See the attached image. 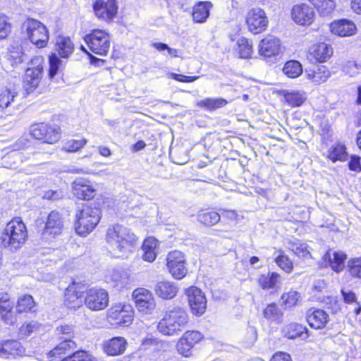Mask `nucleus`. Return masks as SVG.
Instances as JSON below:
<instances>
[{"label":"nucleus","mask_w":361,"mask_h":361,"mask_svg":"<svg viewBox=\"0 0 361 361\" xmlns=\"http://www.w3.org/2000/svg\"><path fill=\"white\" fill-rule=\"evenodd\" d=\"M106 240L111 256L127 258L135 250L138 238L128 228L116 224L107 229Z\"/></svg>","instance_id":"f257e3e1"},{"label":"nucleus","mask_w":361,"mask_h":361,"mask_svg":"<svg viewBox=\"0 0 361 361\" xmlns=\"http://www.w3.org/2000/svg\"><path fill=\"white\" fill-rule=\"evenodd\" d=\"M189 320L186 311L180 307H173L165 312L157 324L159 332L165 336L177 335Z\"/></svg>","instance_id":"f03ea898"},{"label":"nucleus","mask_w":361,"mask_h":361,"mask_svg":"<svg viewBox=\"0 0 361 361\" xmlns=\"http://www.w3.org/2000/svg\"><path fill=\"white\" fill-rule=\"evenodd\" d=\"M27 238L26 226L20 219H13L9 221L1 236L2 245L11 250L20 248Z\"/></svg>","instance_id":"7ed1b4c3"},{"label":"nucleus","mask_w":361,"mask_h":361,"mask_svg":"<svg viewBox=\"0 0 361 361\" xmlns=\"http://www.w3.org/2000/svg\"><path fill=\"white\" fill-rule=\"evenodd\" d=\"M101 219L99 208L85 205L75 214V229L78 234L86 236L98 224Z\"/></svg>","instance_id":"20e7f679"},{"label":"nucleus","mask_w":361,"mask_h":361,"mask_svg":"<svg viewBox=\"0 0 361 361\" xmlns=\"http://www.w3.org/2000/svg\"><path fill=\"white\" fill-rule=\"evenodd\" d=\"M44 59L35 56L28 63L23 77V87L27 94L33 92L39 86L44 73Z\"/></svg>","instance_id":"39448f33"},{"label":"nucleus","mask_w":361,"mask_h":361,"mask_svg":"<svg viewBox=\"0 0 361 361\" xmlns=\"http://www.w3.org/2000/svg\"><path fill=\"white\" fill-rule=\"evenodd\" d=\"M30 41L37 48L47 47L49 35L47 27L40 21L28 18L23 24Z\"/></svg>","instance_id":"423d86ee"},{"label":"nucleus","mask_w":361,"mask_h":361,"mask_svg":"<svg viewBox=\"0 0 361 361\" xmlns=\"http://www.w3.org/2000/svg\"><path fill=\"white\" fill-rule=\"evenodd\" d=\"M89 49L96 54L105 56L110 48V37L102 30H94L84 38Z\"/></svg>","instance_id":"0eeeda50"},{"label":"nucleus","mask_w":361,"mask_h":361,"mask_svg":"<svg viewBox=\"0 0 361 361\" xmlns=\"http://www.w3.org/2000/svg\"><path fill=\"white\" fill-rule=\"evenodd\" d=\"M268 23L265 11L260 8H252L246 13L245 23L249 31L253 34H259L264 31Z\"/></svg>","instance_id":"6e6552de"},{"label":"nucleus","mask_w":361,"mask_h":361,"mask_svg":"<svg viewBox=\"0 0 361 361\" xmlns=\"http://www.w3.org/2000/svg\"><path fill=\"white\" fill-rule=\"evenodd\" d=\"M60 128L45 123H36L31 126L30 134L37 140L52 144L60 139Z\"/></svg>","instance_id":"1a4fd4ad"},{"label":"nucleus","mask_w":361,"mask_h":361,"mask_svg":"<svg viewBox=\"0 0 361 361\" xmlns=\"http://www.w3.org/2000/svg\"><path fill=\"white\" fill-rule=\"evenodd\" d=\"M133 298L140 312L150 314L155 310V299L150 290L144 288H136L133 292Z\"/></svg>","instance_id":"9d476101"},{"label":"nucleus","mask_w":361,"mask_h":361,"mask_svg":"<svg viewBox=\"0 0 361 361\" xmlns=\"http://www.w3.org/2000/svg\"><path fill=\"white\" fill-rule=\"evenodd\" d=\"M167 268L173 277L183 279L187 274L185 258L183 252L178 250L170 252L167 255Z\"/></svg>","instance_id":"9b49d317"},{"label":"nucleus","mask_w":361,"mask_h":361,"mask_svg":"<svg viewBox=\"0 0 361 361\" xmlns=\"http://www.w3.org/2000/svg\"><path fill=\"white\" fill-rule=\"evenodd\" d=\"M84 302L89 309L98 311L105 309L109 303V294L102 288H91L86 294Z\"/></svg>","instance_id":"f8f14e48"},{"label":"nucleus","mask_w":361,"mask_h":361,"mask_svg":"<svg viewBox=\"0 0 361 361\" xmlns=\"http://www.w3.org/2000/svg\"><path fill=\"white\" fill-rule=\"evenodd\" d=\"M202 338L203 336L197 331L185 332L176 344L177 351L185 357H190L192 348Z\"/></svg>","instance_id":"ddd939ff"},{"label":"nucleus","mask_w":361,"mask_h":361,"mask_svg":"<svg viewBox=\"0 0 361 361\" xmlns=\"http://www.w3.org/2000/svg\"><path fill=\"white\" fill-rule=\"evenodd\" d=\"M133 309L129 305H116L108 310V317L115 324L128 326L133 321Z\"/></svg>","instance_id":"4468645a"},{"label":"nucleus","mask_w":361,"mask_h":361,"mask_svg":"<svg viewBox=\"0 0 361 361\" xmlns=\"http://www.w3.org/2000/svg\"><path fill=\"white\" fill-rule=\"evenodd\" d=\"M63 218L59 212L56 211L51 212L48 215L42 232L43 238L50 240L60 235L63 228Z\"/></svg>","instance_id":"2eb2a0df"},{"label":"nucleus","mask_w":361,"mask_h":361,"mask_svg":"<svg viewBox=\"0 0 361 361\" xmlns=\"http://www.w3.org/2000/svg\"><path fill=\"white\" fill-rule=\"evenodd\" d=\"M186 294L192 312L202 315L207 308V299L204 293L198 288L192 286L187 289Z\"/></svg>","instance_id":"dca6fc26"},{"label":"nucleus","mask_w":361,"mask_h":361,"mask_svg":"<svg viewBox=\"0 0 361 361\" xmlns=\"http://www.w3.org/2000/svg\"><path fill=\"white\" fill-rule=\"evenodd\" d=\"M93 9L98 18L110 22L117 13L116 0H96Z\"/></svg>","instance_id":"f3484780"},{"label":"nucleus","mask_w":361,"mask_h":361,"mask_svg":"<svg viewBox=\"0 0 361 361\" xmlns=\"http://www.w3.org/2000/svg\"><path fill=\"white\" fill-rule=\"evenodd\" d=\"M73 195L80 200H90L94 198L96 189L91 182L84 178H78L72 183Z\"/></svg>","instance_id":"a211bd4d"},{"label":"nucleus","mask_w":361,"mask_h":361,"mask_svg":"<svg viewBox=\"0 0 361 361\" xmlns=\"http://www.w3.org/2000/svg\"><path fill=\"white\" fill-rule=\"evenodd\" d=\"M26 355L25 348L16 340H6L0 343V357L16 359Z\"/></svg>","instance_id":"6ab92c4d"},{"label":"nucleus","mask_w":361,"mask_h":361,"mask_svg":"<svg viewBox=\"0 0 361 361\" xmlns=\"http://www.w3.org/2000/svg\"><path fill=\"white\" fill-rule=\"evenodd\" d=\"M329 29L332 34L341 37L353 36L357 31L354 22L346 18L334 20L329 24Z\"/></svg>","instance_id":"aec40b11"},{"label":"nucleus","mask_w":361,"mask_h":361,"mask_svg":"<svg viewBox=\"0 0 361 361\" xmlns=\"http://www.w3.org/2000/svg\"><path fill=\"white\" fill-rule=\"evenodd\" d=\"M314 15L313 8L305 4L295 5L291 11L293 20L302 25H310L314 20Z\"/></svg>","instance_id":"412c9836"},{"label":"nucleus","mask_w":361,"mask_h":361,"mask_svg":"<svg viewBox=\"0 0 361 361\" xmlns=\"http://www.w3.org/2000/svg\"><path fill=\"white\" fill-rule=\"evenodd\" d=\"M258 49L259 54L264 58L276 56L281 51L280 40L273 35H268L259 42Z\"/></svg>","instance_id":"4be33fe9"},{"label":"nucleus","mask_w":361,"mask_h":361,"mask_svg":"<svg viewBox=\"0 0 361 361\" xmlns=\"http://www.w3.org/2000/svg\"><path fill=\"white\" fill-rule=\"evenodd\" d=\"M332 54L333 49L329 44L319 42L310 48L308 59L314 62L323 63L328 61Z\"/></svg>","instance_id":"5701e85b"},{"label":"nucleus","mask_w":361,"mask_h":361,"mask_svg":"<svg viewBox=\"0 0 361 361\" xmlns=\"http://www.w3.org/2000/svg\"><path fill=\"white\" fill-rule=\"evenodd\" d=\"M83 291L80 290V287L75 283L70 285L65 293V305L70 309H76L82 306L84 299L82 295Z\"/></svg>","instance_id":"b1692460"},{"label":"nucleus","mask_w":361,"mask_h":361,"mask_svg":"<svg viewBox=\"0 0 361 361\" xmlns=\"http://www.w3.org/2000/svg\"><path fill=\"white\" fill-rule=\"evenodd\" d=\"M307 321L312 328L323 329L329 321V314L323 310L310 308L306 313Z\"/></svg>","instance_id":"393cba45"},{"label":"nucleus","mask_w":361,"mask_h":361,"mask_svg":"<svg viewBox=\"0 0 361 361\" xmlns=\"http://www.w3.org/2000/svg\"><path fill=\"white\" fill-rule=\"evenodd\" d=\"M61 342L56 347L47 353L40 359L42 361H52L53 357H61L67 353H71L76 349V343L73 340H60Z\"/></svg>","instance_id":"a878e982"},{"label":"nucleus","mask_w":361,"mask_h":361,"mask_svg":"<svg viewBox=\"0 0 361 361\" xmlns=\"http://www.w3.org/2000/svg\"><path fill=\"white\" fill-rule=\"evenodd\" d=\"M126 345V340L123 337L118 336L105 341L103 349L109 355L116 356L124 353Z\"/></svg>","instance_id":"bb28decb"},{"label":"nucleus","mask_w":361,"mask_h":361,"mask_svg":"<svg viewBox=\"0 0 361 361\" xmlns=\"http://www.w3.org/2000/svg\"><path fill=\"white\" fill-rule=\"evenodd\" d=\"M306 78L312 82L319 85L325 82L331 76L329 68L325 66H317L312 69H305Z\"/></svg>","instance_id":"cd10ccee"},{"label":"nucleus","mask_w":361,"mask_h":361,"mask_svg":"<svg viewBox=\"0 0 361 361\" xmlns=\"http://www.w3.org/2000/svg\"><path fill=\"white\" fill-rule=\"evenodd\" d=\"M154 292L158 297L162 299H171L176 295L178 287L171 281H159L155 285Z\"/></svg>","instance_id":"c85d7f7f"},{"label":"nucleus","mask_w":361,"mask_h":361,"mask_svg":"<svg viewBox=\"0 0 361 361\" xmlns=\"http://www.w3.org/2000/svg\"><path fill=\"white\" fill-rule=\"evenodd\" d=\"M324 261L336 272H340L344 267L346 255L342 252H327L323 257Z\"/></svg>","instance_id":"c756f323"},{"label":"nucleus","mask_w":361,"mask_h":361,"mask_svg":"<svg viewBox=\"0 0 361 361\" xmlns=\"http://www.w3.org/2000/svg\"><path fill=\"white\" fill-rule=\"evenodd\" d=\"M55 50L62 58H68L74 50V44L68 37L58 36L56 39Z\"/></svg>","instance_id":"7c9ffc66"},{"label":"nucleus","mask_w":361,"mask_h":361,"mask_svg":"<svg viewBox=\"0 0 361 361\" xmlns=\"http://www.w3.org/2000/svg\"><path fill=\"white\" fill-rule=\"evenodd\" d=\"M18 97L15 88L4 87L0 92V109L2 110L12 108Z\"/></svg>","instance_id":"2f4dec72"},{"label":"nucleus","mask_w":361,"mask_h":361,"mask_svg":"<svg viewBox=\"0 0 361 361\" xmlns=\"http://www.w3.org/2000/svg\"><path fill=\"white\" fill-rule=\"evenodd\" d=\"M212 6L209 1H200L195 5L192 13L194 21L199 23L205 22L209 16Z\"/></svg>","instance_id":"473e14b6"},{"label":"nucleus","mask_w":361,"mask_h":361,"mask_svg":"<svg viewBox=\"0 0 361 361\" xmlns=\"http://www.w3.org/2000/svg\"><path fill=\"white\" fill-rule=\"evenodd\" d=\"M287 247L300 258L309 259L311 257L307 245L301 242L300 240L294 239L288 240Z\"/></svg>","instance_id":"72a5a7b5"},{"label":"nucleus","mask_w":361,"mask_h":361,"mask_svg":"<svg viewBox=\"0 0 361 361\" xmlns=\"http://www.w3.org/2000/svg\"><path fill=\"white\" fill-rule=\"evenodd\" d=\"M157 240L154 237L147 238L142 244L143 259L149 262L154 261L157 257Z\"/></svg>","instance_id":"f704fd0d"},{"label":"nucleus","mask_w":361,"mask_h":361,"mask_svg":"<svg viewBox=\"0 0 361 361\" xmlns=\"http://www.w3.org/2000/svg\"><path fill=\"white\" fill-rule=\"evenodd\" d=\"M258 283L264 290L275 288L281 283V276L275 272L268 274H262L258 278Z\"/></svg>","instance_id":"c9c22d12"},{"label":"nucleus","mask_w":361,"mask_h":361,"mask_svg":"<svg viewBox=\"0 0 361 361\" xmlns=\"http://www.w3.org/2000/svg\"><path fill=\"white\" fill-rule=\"evenodd\" d=\"M283 332L286 337L290 339L303 336L304 334V337L307 338V329L300 324L290 323L283 327Z\"/></svg>","instance_id":"e433bc0d"},{"label":"nucleus","mask_w":361,"mask_h":361,"mask_svg":"<svg viewBox=\"0 0 361 361\" xmlns=\"http://www.w3.org/2000/svg\"><path fill=\"white\" fill-rule=\"evenodd\" d=\"M328 158L333 162L337 161H344L347 159L348 153L345 145L340 143L333 145L329 152Z\"/></svg>","instance_id":"4c0bfd02"},{"label":"nucleus","mask_w":361,"mask_h":361,"mask_svg":"<svg viewBox=\"0 0 361 361\" xmlns=\"http://www.w3.org/2000/svg\"><path fill=\"white\" fill-rule=\"evenodd\" d=\"M283 72L288 78H296L302 74V67L299 61L291 60L285 63Z\"/></svg>","instance_id":"58836bf2"},{"label":"nucleus","mask_w":361,"mask_h":361,"mask_svg":"<svg viewBox=\"0 0 361 361\" xmlns=\"http://www.w3.org/2000/svg\"><path fill=\"white\" fill-rule=\"evenodd\" d=\"M228 104V102L222 98H206L197 103V105L208 111H214L223 107Z\"/></svg>","instance_id":"ea45409f"},{"label":"nucleus","mask_w":361,"mask_h":361,"mask_svg":"<svg viewBox=\"0 0 361 361\" xmlns=\"http://www.w3.org/2000/svg\"><path fill=\"white\" fill-rule=\"evenodd\" d=\"M324 16L330 14L336 7L334 0H308Z\"/></svg>","instance_id":"a19ab883"},{"label":"nucleus","mask_w":361,"mask_h":361,"mask_svg":"<svg viewBox=\"0 0 361 361\" xmlns=\"http://www.w3.org/2000/svg\"><path fill=\"white\" fill-rule=\"evenodd\" d=\"M41 328L42 325L36 321L25 322L19 329V336L21 338H27L32 334L39 331Z\"/></svg>","instance_id":"79ce46f5"},{"label":"nucleus","mask_w":361,"mask_h":361,"mask_svg":"<svg viewBox=\"0 0 361 361\" xmlns=\"http://www.w3.org/2000/svg\"><path fill=\"white\" fill-rule=\"evenodd\" d=\"M197 221L207 226H212L220 221V214L214 211L202 212L197 215Z\"/></svg>","instance_id":"37998d69"},{"label":"nucleus","mask_w":361,"mask_h":361,"mask_svg":"<svg viewBox=\"0 0 361 361\" xmlns=\"http://www.w3.org/2000/svg\"><path fill=\"white\" fill-rule=\"evenodd\" d=\"M35 305L32 297L30 295H24L18 300L16 310L18 312H27L31 311Z\"/></svg>","instance_id":"c03bdc74"},{"label":"nucleus","mask_w":361,"mask_h":361,"mask_svg":"<svg viewBox=\"0 0 361 361\" xmlns=\"http://www.w3.org/2000/svg\"><path fill=\"white\" fill-rule=\"evenodd\" d=\"M238 53L240 58L248 59L252 54V47L247 39L241 37L238 41Z\"/></svg>","instance_id":"a18cd8bd"},{"label":"nucleus","mask_w":361,"mask_h":361,"mask_svg":"<svg viewBox=\"0 0 361 361\" xmlns=\"http://www.w3.org/2000/svg\"><path fill=\"white\" fill-rule=\"evenodd\" d=\"M61 361H97V359L85 350H78L64 357Z\"/></svg>","instance_id":"49530a36"},{"label":"nucleus","mask_w":361,"mask_h":361,"mask_svg":"<svg viewBox=\"0 0 361 361\" xmlns=\"http://www.w3.org/2000/svg\"><path fill=\"white\" fill-rule=\"evenodd\" d=\"M284 98L286 102L293 107L302 105L306 99L302 94L296 92L286 93Z\"/></svg>","instance_id":"de8ad7c7"},{"label":"nucleus","mask_w":361,"mask_h":361,"mask_svg":"<svg viewBox=\"0 0 361 361\" xmlns=\"http://www.w3.org/2000/svg\"><path fill=\"white\" fill-rule=\"evenodd\" d=\"M87 143L86 139L80 140H71L66 142L61 149L66 152H75L82 148Z\"/></svg>","instance_id":"09e8293b"},{"label":"nucleus","mask_w":361,"mask_h":361,"mask_svg":"<svg viewBox=\"0 0 361 361\" xmlns=\"http://www.w3.org/2000/svg\"><path fill=\"white\" fill-rule=\"evenodd\" d=\"M300 298V295L298 292L290 290L285 293L281 295L282 303L287 307L295 306Z\"/></svg>","instance_id":"8fccbe9b"},{"label":"nucleus","mask_w":361,"mask_h":361,"mask_svg":"<svg viewBox=\"0 0 361 361\" xmlns=\"http://www.w3.org/2000/svg\"><path fill=\"white\" fill-rule=\"evenodd\" d=\"M56 335L59 340H73L74 332L72 326L61 325L56 329Z\"/></svg>","instance_id":"3c124183"},{"label":"nucleus","mask_w":361,"mask_h":361,"mask_svg":"<svg viewBox=\"0 0 361 361\" xmlns=\"http://www.w3.org/2000/svg\"><path fill=\"white\" fill-rule=\"evenodd\" d=\"M281 315V311L275 303L269 304L264 310V317L269 320L275 321Z\"/></svg>","instance_id":"603ef678"},{"label":"nucleus","mask_w":361,"mask_h":361,"mask_svg":"<svg viewBox=\"0 0 361 361\" xmlns=\"http://www.w3.org/2000/svg\"><path fill=\"white\" fill-rule=\"evenodd\" d=\"M275 262L277 265L286 273H290L293 270V264L289 257L284 255L281 254L275 259Z\"/></svg>","instance_id":"864d4df0"},{"label":"nucleus","mask_w":361,"mask_h":361,"mask_svg":"<svg viewBox=\"0 0 361 361\" xmlns=\"http://www.w3.org/2000/svg\"><path fill=\"white\" fill-rule=\"evenodd\" d=\"M350 274L354 277L361 278V257L352 259L348 262Z\"/></svg>","instance_id":"5fc2aeb1"},{"label":"nucleus","mask_w":361,"mask_h":361,"mask_svg":"<svg viewBox=\"0 0 361 361\" xmlns=\"http://www.w3.org/2000/svg\"><path fill=\"white\" fill-rule=\"evenodd\" d=\"M11 31V25L8 22L6 16L0 14V39H4L8 36Z\"/></svg>","instance_id":"6e6d98bb"},{"label":"nucleus","mask_w":361,"mask_h":361,"mask_svg":"<svg viewBox=\"0 0 361 361\" xmlns=\"http://www.w3.org/2000/svg\"><path fill=\"white\" fill-rule=\"evenodd\" d=\"M13 302L10 300L9 295L6 293H0V310L1 312H7V314L12 310Z\"/></svg>","instance_id":"4d7b16f0"},{"label":"nucleus","mask_w":361,"mask_h":361,"mask_svg":"<svg viewBox=\"0 0 361 361\" xmlns=\"http://www.w3.org/2000/svg\"><path fill=\"white\" fill-rule=\"evenodd\" d=\"M61 63V61L60 59L55 54H53L49 57V75L50 78H53L60 66V64Z\"/></svg>","instance_id":"13d9d810"},{"label":"nucleus","mask_w":361,"mask_h":361,"mask_svg":"<svg viewBox=\"0 0 361 361\" xmlns=\"http://www.w3.org/2000/svg\"><path fill=\"white\" fill-rule=\"evenodd\" d=\"M360 65L355 61H348L343 66V71L351 77L359 73Z\"/></svg>","instance_id":"bf43d9fd"},{"label":"nucleus","mask_w":361,"mask_h":361,"mask_svg":"<svg viewBox=\"0 0 361 361\" xmlns=\"http://www.w3.org/2000/svg\"><path fill=\"white\" fill-rule=\"evenodd\" d=\"M62 197V192L60 190H49L44 191L42 195L44 199L56 200Z\"/></svg>","instance_id":"052dcab7"},{"label":"nucleus","mask_w":361,"mask_h":361,"mask_svg":"<svg viewBox=\"0 0 361 361\" xmlns=\"http://www.w3.org/2000/svg\"><path fill=\"white\" fill-rule=\"evenodd\" d=\"M360 159L359 157L352 156L348 163L349 169L355 172H360L361 165Z\"/></svg>","instance_id":"680f3d73"},{"label":"nucleus","mask_w":361,"mask_h":361,"mask_svg":"<svg viewBox=\"0 0 361 361\" xmlns=\"http://www.w3.org/2000/svg\"><path fill=\"white\" fill-rule=\"evenodd\" d=\"M341 294L345 303L351 304L356 302V295L353 292L343 289L341 290Z\"/></svg>","instance_id":"e2e57ef3"},{"label":"nucleus","mask_w":361,"mask_h":361,"mask_svg":"<svg viewBox=\"0 0 361 361\" xmlns=\"http://www.w3.org/2000/svg\"><path fill=\"white\" fill-rule=\"evenodd\" d=\"M10 59L13 60V63H20L23 61V54L22 51L18 49L16 51H11Z\"/></svg>","instance_id":"0e129e2a"},{"label":"nucleus","mask_w":361,"mask_h":361,"mask_svg":"<svg viewBox=\"0 0 361 361\" xmlns=\"http://www.w3.org/2000/svg\"><path fill=\"white\" fill-rule=\"evenodd\" d=\"M271 361H293L289 354L284 352L276 353L271 359Z\"/></svg>","instance_id":"69168bd1"},{"label":"nucleus","mask_w":361,"mask_h":361,"mask_svg":"<svg viewBox=\"0 0 361 361\" xmlns=\"http://www.w3.org/2000/svg\"><path fill=\"white\" fill-rule=\"evenodd\" d=\"M319 133L324 138H328L330 135V126L327 123L321 124Z\"/></svg>","instance_id":"338daca9"},{"label":"nucleus","mask_w":361,"mask_h":361,"mask_svg":"<svg viewBox=\"0 0 361 361\" xmlns=\"http://www.w3.org/2000/svg\"><path fill=\"white\" fill-rule=\"evenodd\" d=\"M351 9L357 14H361V0H351Z\"/></svg>","instance_id":"774afa93"}]
</instances>
